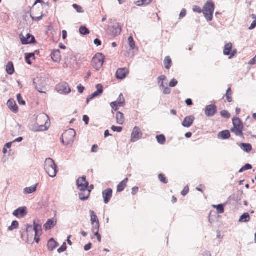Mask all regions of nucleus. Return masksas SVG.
<instances>
[{"label": "nucleus", "instance_id": "obj_1", "mask_svg": "<svg viewBox=\"0 0 256 256\" xmlns=\"http://www.w3.org/2000/svg\"><path fill=\"white\" fill-rule=\"evenodd\" d=\"M44 170L52 178L56 176L58 172L57 166L54 160L50 158H48L46 160Z\"/></svg>", "mask_w": 256, "mask_h": 256}, {"label": "nucleus", "instance_id": "obj_2", "mask_svg": "<svg viewBox=\"0 0 256 256\" xmlns=\"http://www.w3.org/2000/svg\"><path fill=\"white\" fill-rule=\"evenodd\" d=\"M214 10V4L212 0L207 1L204 4L202 9V13L204 18L208 22L212 20Z\"/></svg>", "mask_w": 256, "mask_h": 256}, {"label": "nucleus", "instance_id": "obj_3", "mask_svg": "<svg viewBox=\"0 0 256 256\" xmlns=\"http://www.w3.org/2000/svg\"><path fill=\"white\" fill-rule=\"evenodd\" d=\"M36 123L38 126L36 131H44L48 130L46 124L49 121L48 116L44 114H41L36 117Z\"/></svg>", "mask_w": 256, "mask_h": 256}, {"label": "nucleus", "instance_id": "obj_4", "mask_svg": "<svg viewBox=\"0 0 256 256\" xmlns=\"http://www.w3.org/2000/svg\"><path fill=\"white\" fill-rule=\"evenodd\" d=\"M76 135V132L74 129H69L62 135V142L66 145L72 144L74 140Z\"/></svg>", "mask_w": 256, "mask_h": 256}, {"label": "nucleus", "instance_id": "obj_5", "mask_svg": "<svg viewBox=\"0 0 256 256\" xmlns=\"http://www.w3.org/2000/svg\"><path fill=\"white\" fill-rule=\"evenodd\" d=\"M104 56L100 53H98L92 59V64L93 67L97 70H99L104 62Z\"/></svg>", "mask_w": 256, "mask_h": 256}, {"label": "nucleus", "instance_id": "obj_6", "mask_svg": "<svg viewBox=\"0 0 256 256\" xmlns=\"http://www.w3.org/2000/svg\"><path fill=\"white\" fill-rule=\"evenodd\" d=\"M88 182L86 180V177L83 176L79 178L76 180V186L80 190L88 189Z\"/></svg>", "mask_w": 256, "mask_h": 256}, {"label": "nucleus", "instance_id": "obj_7", "mask_svg": "<svg viewBox=\"0 0 256 256\" xmlns=\"http://www.w3.org/2000/svg\"><path fill=\"white\" fill-rule=\"evenodd\" d=\"M33 83L35 86L38 92L40 93H44V92L42 91L46 84L44 80L40 78H34Z\"/></svg>", "mask_w": 256, "mask_h": 256}, {"label": "nucleus", "instance_id": "obj_8", "mask_svg": "<svg viewBox=\"0 0 256 256\" xmlns=\"http://www.w3.org/2000/svg\"><path fill=\"white\" fill-rule=\"evenodd\" d=\"M142 134L139 128L135 126L132 132L130 142H134L140 139Z\"/></svg>", "mask_w": 256, "mask_h": 256}, {"label": "nucleus", "instance_id": "obj_9", "mask_svg": "<svg viewBox=\"0 0 256 256\" xmlns=\"http://www.w3.org/2000/svg\"><path fill=\"white\" fill-rule=\"evenodd\" d=\"M56 89L60 94H68L71 91L68 84L66 82L58 84L56 86Z\"/></svg>", "mask_w": 256, "mask_h": 256}, {"label": "nucleus", "instance_id": "obj_10", "mask_svg": "<svg viewBox=\"0 0 256 256\" xmlns=\"http://www.w3.org/2000/svg\"><path fill=\"white\" fill-rule=\"evenodd\" d=\"M27 214V208L26 206L20 207L14 211L12 213V214L18 218H22Z\"/></svg>", "mask_w": 256, "mask_h": 256}, {"label": "nucleus", "instance_id": "obj_11", "mask_svg": "<svg viewBox=\"0 0 256 256\" xmlns=\"http://www.w3.org/2000/svg\"><path fill=\"white\" fill-rule=\"evenodd\" d=\"M20 39L22 44H33L36 42L34 37L29 34H28L26 37L22 35H20Z\"/></svg>", "mask_w": 256, "mask_h": 256}, {"label": "nucleus", "instance_id": "obj_12", "mask_svg": "<svg viewBox=\"0 0 256 256\" xmlns=\"http://www.w3.org/2000/svg\"><path fill=\"white\" fill-rule=\"evenodd\" d=\"M217 112L216 106L213 104L206 106L204 113L208 116H213Z\"/></svg>", "mask_w": 256, "mask_h": 256}, {"label": "nucleus", "instance_id": "obj_13", "mask_svg": "<svg viewBox=\"0 0 256 256\" xmlns=\"http://www.w3.org/2000/svg\"><path fill=\"white\" fill-rule=\"evenodd\" d=\"M122 28L118 24H116L108 28V33L112 36H117L120 34Z\"/></svg>", "mask_w": 256, "mask_h": 256}, {"label": "nucleus", "instance_id": "obj_14", "mask_svg": "<svg viewBox=\"0 0 256 256\" xmlns=\"http://www.w3.org/2000/svg\"><path fill=\"white\" fill-rule=\"evenodd\" d=\"M112 195V190L110 188H107L102 192V197L105 204H108Z\"/></svg>", "mask_w": 256, "mask_h": 256}, {"label": "nucleus", "instance_id": "obj_15", "mask_svg": "<svg viewBox=\"0 0 256 256\" xmlns=\"http://www.w3.org/2000/svg\"><path fill=\"white\" fill-rule=\"evenodd\" d=\"M232 44L230 42L226 44L224 48V54L225 56H229L230 55V58L234 56L236 52L234 50L232 51Z\"/></svg>", "mask_w": 256, "mask_h": 256}, {"label": "nucleus", "instance_id": "obj_16", "mask_svg": "<svg viewBox=\"0 0 256 256\" xmlns=\"http://www.w3.org/2000/svg\"><path fill=\"white\" fill-rule=\"evenodd\" d=\"M128 73V72L126 68H118L116 72V78L118 79L122 80L126 76Z\"/></svg>", "mask_w": 256, "mask_h": 256}, {"label": "nucleus", "instance_id": "obj_17", "mask_svg": "<svg viewBox=\"0 0 256 256\" xmlns=\"http://www.w3.org/2000/svg\"><path fill=\"white\" fill-rule=\"evenodd\" d=\"M194 120V117L193 116H186L182 123V126L186 128L190 127L192 125Z\"/></svg>", "mask_w": 256, "mask_h": 256}, {"label": "nucleus", "instance_id": "obj_18", "mask_svg": "<svg viewBox=\"0 0 256 256\" xmlns=\"http://www.w3.org/2000/svg\"><path fill=\"white\" fill-rule=\"evenodd\" d=\"M125 100L124 97H122V101L119 102L117 100L115 102H112L110 104L112 108L115 111H117L119 107H122L124 106Z\"/></svg>", "mask_w": 256, "mask_h": 256}, {"label": "nucleus", "instance_id": "obj_19", "mask_svg": "<svg viewBox=\"0 0 256 256\" xmlns=\"http://www.w3.org/2000/svg\"><path fill=\"white\" fill-rule=\"evenodd\" d=\"M79 198L82 200H86L88 199L90 194L91 190L88 189L84 190H80Z\"/></svg>", "mask_w": 256, "mask_h": 256}, {"label": "nucleus", "instance_id": "obj_20", "mask_svg": "<svg viewBox=\"0 0 256 256\" xmlns=\"http://www.w3.org/2000/svg\"><path fill=\"white\" fill-rule=\"evenodd\" d=\"M96 88L97 90L94 92L92 94L88 96L90 97V98L92 100L94 98L99 96L101 94H102L103 92V86L101 84H98L96 86Z\"/></svg>", "mask_w": 256, "mask_h": 256}, {"label": "nucleus", "instance_id": "obj_21", "mask_svg": "<svg viewBox=\"0 0 256 256\" xmlns=\"http://www.w3.org/2000/svg\"><path fill=\"white\" fill-rule=\"evenodd\" d=\"M59 246L58 242H57L53 238H50L47 244L48 248L50 251H52L56 247Z\"/></svg>", "mask_w": 256, "mask_h": 256}, {"label": "nucleus", "instance_id": "obj_22", "mask_svg": "<svg viewBox=\"0 0 256 256\" xmlns=\"http://www.w3.org/2000/svg\"><path fill=\"white\" fill-rule=\"evenodd\" d=\"M51 56L52 60L55 62H59L61 60L60 52L59 50L52 51Z\"/></svg>", "mask_w": 256, "mask_h": 256}, {"label": "nucleus", "instance_id": "obj_23", "mask_svg": "<svg viewBox=\"0 0 256 256\" xmlns=\"http://www.w3.org/2000/svg\"><path fill=\"white\" fill-rule=\"evenodd\" d=\"M7 104L9 108L13 112L16 113L18 112V106L13 100H9Z\"/></svg>", "mask_w": 256, "mask_h": 256}, {"label": "nucleus", "instance_id": "obj_24", "mask_svg": "<svg viewBox=\"0 0 256 256\" xmlns=\"http://www.w3.org/2000/svg\"><path fill=\"white\" fill-rule=\"evenodd\" d=\"M44 4L45 3L42 0H36L32 6L33 10L38 9L39 11L42 10Z\"/></svg>", "mask_w": 256, "mask_h": 256}, {"label": "nucleus", "instance_id": "obj_25", "mask_svg": "<svg viewBox=\"0 0 256 256\" xmlns=\"http://www.w3.org/2000/svg\"><path fill=\"white\" fill-rule=\"evenodd\" d=\"M56 224V220L53 219H49L44 225L46 230H49L54 226Z\"/></svg>", "mask_w": 256, "mask_h": 256}, {"label": "nucleus", "instance_id": "obj_26", "mask_svg": "<svg viewBox=\"0 0 256 256\" xmlns=\"http://www.w3.org/2000/svg\"><path fill=\"white\" fill-rule=\"evenodd\" d=\"M218 136L222 140H226L230 138V134L228 130H223L218 133Z\"/></svg>", "mask_w": 256, "mask_h": 256}, {"label": "nucleus", "instance_id": "obj_27", "mask_svg": "<svg viewBox=\"0 0 256 256\" xmlns=\"http://www.w3.org/2000/svg\"><path fill=\"white\" fill-rule=\"evenodd\" d=\"M6 70L8 74L12 75L14 72V64L12 62H9L6 65Z\"/></svg>", "mask_w": 256, "mask_h": 256}, {"label": "nucleus", "instance_id": "obj_28", "mask_svg": "<svg viewBox=\"0 0 256 256\" xmlns=\"http://www.w3.org/2000/svg\"><path fill=\"white\" fill-rule=\"evenodd\" d=\"M116 122L118 124H122L124 123V114L122 112H118L116 113Z\"/></svg>", "mask_w": 256, "mask_h": 256}, {"label": "nucleus", "instance_id": "obj_29", "mask_svg": "<svg viewBox=\"0 0 256 256\" xmlns=\"http://www.w3.org/2000/svg\"><path fill=\"white\" fill-rule=\"evenodd\" d=\"M34 231L36 236H40L42 233V228L40 224H36L35 221L34 222Z\"/></svg>", "mask_w": 256, "mask_h": 256}, {"label": "nucleus", "instance_id": "obj_30", "mask_svg": "<svg viewBox=\"0 0 256 256\" xmlns=\"http://www.w3.org/2000/svg\"><path fill=\"white\" fill-rule=\"evenodd\" d=\"M128 182V178H126L122 182H121L117 186V191L118 192H121L124 190L125 187L126 186V184Z\"/></svg>", "mask_w": 256, "mask_h": 256}, {"label": "nucleus", "instance_id": "obj_31", "mask_svg": "<svg viewBox=\"0 0 256 256\" xmlns=\"http://www.w3.org/2000/svg\"><path fill=\"white\" fill-rule=\"evenodd\" d=\"M240 147L246 152H250L252 150V146L250 144L241 143Z\"/></svg>", "mask_w": 256, "mask_h": 256}, {"label": "nucleus", "instance_id": "obj_32", "mask_svg": "<svg viewBox=\"0 0 256 256\" xmlns=\"http://www.w3.org/2000/svg\"><path fill=\"white\" fill-rule=\"evenodd\" d=\"M36 186L37 184L26 188L24 190V194H28L34 192L36 190Z\"/></svg>", "mask_w": 256, "mask_h": 256}, {"label": "nucleus", "instance_id": "obj_33", "mask_svg": "<svg viewBox=\"0 0 256 256\" xmlns=\"http://www.w3.org/2000/svg\"><path fill=\"white\" fill-rule=\"evenodd\" d=\"M242 128H243L233 127L230 129V130L232 132H234L236 136L242 137Z\"/></svg>", "mask_w": 256, "mask_h": 256}, {"label": "nucleus", "instance_id": "obj_34", "mask_svg": "<svg viewBox=\"0 0 256 256\" xmlns=\"http://www.w3.org/2000/svg\"><path fill=\"white\" fill-rule=\"evenodd\" d=\"M34 10H33L32 14H30V17H31L32 19V20L33 21L38 22V21L40 20L44 16V15L42 14V10L40 11V16H36V14L35 13Z\"/></svg>", "mask_w": 256, "mask_h": 256}, {"label": "nucleus", "instance_id": "obj_35", "mask_svg": "<svg viewBox=\"0 0 256 256\" xmlns=\"http://www.w3.org/2000/svg\"><path fill=\"white\" fill-rule=\"evenodd\" d=\"M232 124L234 127L243 128L242 123L241 120L238 117L233 118Z\"/></svg>", "mask_w": 256, "mask_h": 256}, {"label": "nucleus", "instance_id": "obj_36", "mask_svg": "<svg viewBox=\"0 0 256 256\" xmlns=\"http://www.w3.org/2000/svg\"><path fill=\"white\" fill-rule=\"evenodd\" d=\"M250 220V216L248 213L245 212L242 215L239 219L240 222H249Z\"/></svg>", "mask_w": 256, "mask_h": 256}, {"label": "nucleus", "instance_id": "obj_37", "mask_svg": "<svg viewBox=\"0 0 256 256\" xmlns=\"http://www.w3.org/2000/svg\"><path fill=\"white\" fill-rule=\"evenodd\" d=\"M172 62L170 56H167L164 60V65L166 69L168 70L172 66Z\"/></svg>", "mask_w": 256, "mask_h": 256}, {"label": "nucleus", "instance_id": "obj_38", "mask_svg": "<svg viewBox=\"0 0 256 256\" xmlns=\"http://www.w3.org/2000/svg\"><path fill=\"white\" fill-rule=\"evenodd\" d=\"M90 217H91V224H96V223H97L98 222H99L98 216L96 213L90 210Z\"/></svg>", "mask_w": 256, "mask_h": 256}, {"label": "nucleus", "instance_id": "obj_39", "mask_svg": "<svg viewBox=\"0 0 256 256\" xmlns=\"http://www.w3.org/2000/svg\"><path fill=\"white\" fill-rule=\"evenodd\" d=\"M161 90L162 91V93L164 94H169L171 92V90L170 88L166 86L162 82L160 86Z\"/></svg>", "mask_w": 256, "mask_h": 256}, {"label": "nucleus", "instance_id": "obj_40", "mask_svg": "<svg viewBox=\"0 0 256 256\" xmlns=\"http://www.w3.org/2000/svg\"><path fill=\"white\" fill-rule=\"evenodd\" d=\"M156 138L158 143L160 144H164L166 142V138L163 134L158 135L156 136Z\"/></svg>", "mask_w": 256, "mask_h": 256}, {"label": "nucleus", "instance_id": "obj_41", "mask_svg": "<svg viewBox=\"0 0 256 256\" xmlns=\"http://www.w3.org/2000/svg\"><path fill=\"white\" fill-rule=\"evenodd\" d=\"M79 32L82 35L86 36L90 34L89 30L85 26H82L80 28Z\"/></svg>", "mask_w": 256, "mask_h": 256}, {"label": "nucleus", "instance_id": "obj_42", "mask_svg": "<svg viewBox=\"0 0 256 256\" xmlns=\"http://www.w3.org/2000/svg\"><path fill=\"white\" fill-rule=\"evenodd\" d=\"M213 207L216 209L218 214H222L224 212V204H219L218 205H213Z\"/></svg>", "mask_w": 256, "mask_h": 256}, {"label": "nucleus", "instance_id": "obj_43", "mask_svg": "<svg viewBox=\"0 0 256 256\" xmlns=\"http://www.w3.org/2000/svg\"><path fill=\"white\" fill-rule=\"evenodd\" d=\"M31 58H34L35 56L33 53H29L26 54V61L28 64H31L32 62L30 60Z\"/></svg>", "mask_w": 256, "mask_h": 256}, {"label": "nucleus", "instance_id": "obj_44", "mask_svg": "<svg viewBox=\"0 0 256 256\" xmlns=\"http://www.w3.org/2000/svg\"><path fill=\"white\" fill-rule=\"evenodd\" d=\"M153 0H141L137 1L136 4L138 6H142L143 5H148L150 4Z\"/></svg>", "mask_w": 256, "mask_h": 256}, {"label": "nucleus", "instance_id": "obj_45", "mask_svg": "<svg viewBox=\"0 0 256 256\" xmlns=\"http://www.w3.org/2000/svg\"><path fill=\"white\" fill-rule=\"evenodd\" d=\"M232 92L230 88H228L226 90V96L228 102H230L232 101V98L231 96Z\"/></svg>", "mask_w": 256, "mask_h": 256}, {"label": "nucleus", "instance_id": "obj_46", "mask_svg": "<svg viewBox=\"0 0 256 256\" xmlns=\"http://www.w3.org/2000/svg\"><path fill=\"white\" fill-rule=\"evenodd\" d=\"M92 232L95 234L96 232H98L99 228H100V222H98L96 224H92Z\"/></svg>", "mask_w": 256, "mask_h": 256}, {"label": "nucleus", "instance_id": "obj_47", "mask_svg": "<svg viewBox=\"0 0 256 256\" xmlns=\"http://www.w3.org/2000/svg\"><path fill=\"white\" fill-rule=\"evenodd\" d=\"M18 226V222L16 220L12 222V224L8 228V230H12L14 229L17 228Z\"/></svg>", "mask_w": 256, "mask_h": 256}, {"label": "nucleus", "instance_id": "obj_48", "mask_svg": "<svg viewBox=\"0 0 256 256\" xmlns=\"http://www.w3.org/2000/svg\"><path fill=\"white\" fill-rule=\"evenodd\" d=\"M129 46L131 50H134L136 47L135 42L132 36H130L128 38Z\"/></svg>", "mask_w": 256, "mask_h": 256}, {"label": "nucleus", "instance_id": "obj_49", "mask_svg": "<svg viewBox=\"0 0 256 256\" xmlns=\"http://www.w3.org/2000/svg\"><path fill=\"white\" fill-rule=\"evenodd\" d=\"M158 84L160 85V84H162H162H164V82L166 81L168 82L166 77L164 75H162L158 78Z\"/></svg>", "mask_w": 256, "mask_h": 256}, {"label": "nucleus", "instance_id": "obj_50", "mask_svg": "<svg viewBox=\"0 0 256 256\" xmlns=\"http://www.w3.org/2000/svg\"><path fill=\"white\" fill-rule=\"evenodd\" d=\"M220 115L222 117L226 118H230V113L226 110H223L220 112Z\"/></svg>", "mask_w": 256, "mask_h": 256}, {"label": "nucleus", "instance_id": "obj_51", "mask_svg": "<svg viewBox=\"0 0 256 256\" xmlns=\"http://www.w3.org/2000/svg\"><path fill=\"white\" fill-rule=\"evenodd\" d=\"M159 180L164 184H167L168 180L163 174H160L158 176Z\"/></svg>", "mask_w": 256, "mask_h": 256}, {"label": "nucleus", "instance_id": "obj_52", "mask_svg": "<svg viewBox=\"0 0 256 256\" xmlns=\"http://www.w3.org/2000/svg\"><path fill=\"white\" fill-rule=\"evenodd\" d=\"M17 100L20 104L24 106L26 104V102L22 100L20 94H18L17 95Z\"/></svg>", "mask_w": 256, "mask_h": 256}, {"label": "nucleus", "instance_id": "obj_53", "mask_svg": "<svg viewBox=\"0 0 256 256\" xmlns=\"http://www.w3.org/2000/svg\"><path fill=\"white\" fill-rule=\"evenodd\" d=\"M66 244L64 242L62 246L58 250V252L60 254L64 252L66 250Z\"/></svg>", "mask_w": 256, "mask_h": 256}, {"label": "nucleus", "instance_id": "obj_54", "mask_svg": "<svg viewBox=\"0 0 256 256\" xmlns=\"http://www.w3.org/2000/svg\"><path fill=\"white\" fill-rule=\"evenodd\" d=\"M12 142H8L6 144L2 150V152L4 154H6L7 152V149L10 148L12 146Z\"/></svg>", "mask_w": 256, "mask_h": 256}, {"label": "nucleus", "instance_id": "obj_55", "mask_svg": "<svg viewBox=\"0 0 256 256\" xmlns=\"http://www.w3.org/2000/svg\"><path fill=\"white\" fill-rule=\"evenodd\" d=\"M72 7L77 11L78 12L80 13L84 12L82 8L76 4H73Z\"/></svg>", "mask_w": 256, "mask_h": 256}, {"label": "nucleus", "instance_id": "obj_56", "mask_svg": "<svg viewBox=\"0 0 256 256\" xmlns=\"http://www.w3.org/2000/svg\"><path fill=\"white\" fill-rule=\"evenodd\" d=\"M178 84V80L175 78H172L169 83V86L170 88H174Z\"/></svg>", "mask_w": 256, "mask_h": 256}, {"label": "nucleus", "instance_id": "obj_57", "mask_svg": "<svg viewBox=\"0 0 256 256\" xmlns=\"http://www.w3.org/2000/svg\"><path fill=\"white\" fill-rule=\"evenodd\" d=\"M111 130L114 132H120L122 131V128L121 126H112L111 127Z\"/></svg>", "mask_w": 256, "mask_h": 256}, {"label": "nucleus", "instance_id": "obj_58", "mask_svg": "<svg viewBox=\"0 0 256 256\" xmlns=\"http://www.w3.org/2000/svg\"><path fill=\"white\" fill-rule=\"evenodd\" d=\"M192 10H193L194 12H198V14H200V13L202 12V8L198 6H194L193 7Z\"/></svg>", "mask_w": 256, "mask_h": 256}, {"label": "nucleus", "instance_id": "obj_59", "mask_svg": "<svg viewBox=\"0 0 256 256\" xmlns=\"http://www.w3.org/2000/svg\"><path fill=\"white\" fill-rule=\"evenodd\" d=\"M133 50H131V48H130L124 54V55L128 57H132L134 56V52H132Z\"/></svg>", "mask_w": 256, "mask_h": 256}, {"label": "nucleus", "instance_id": "obj_60", "mask_svg": "<svg viewBox=\"0 0 256 256\" xmlns=\"http://www.w3.org/2000/svg\"><path fill=\"white\" fill-rule=\"evenodd\" d=\"M189 190V188L188 186H185L184 188V190L181 192L182 195L184 196L187 194Z\"/></svg>", "mask_w": 256, "mask_h": 256}, {"label": "nucleus", "instance_id": "obj_61", "mask_svg": "<svg viewBox=\"0 0 256 256\" xmlns=\"http://www.w3.org/2000/svg\"><path fill=\"white\" fill-rule=\"evenodd\" d=\"M186 9L184 8H183L182 10H181V12L180 14V18H184L186 16Z\"/></svg>", "mask_w": 256, "mask_h": 256}, {"label": "nucleus", "instance_id": "obj_62", "mask_svg": "<svg viewBox=\"0 0 256 256\" xmlns=\"http://www.w3.org/2000/svg\"><path fill=\"white\" fill-rule=\"evenodd\" d=\"M138 187H134L132 189V195L133 196H134L135 194H136L138 192Z\"/></svg>", "mask_w": 256, "mask_h": 256}, {"label": "nucleus", "instance_id": "obj_63", "mask_svg": "<svg viewBox=\"0 0 256 256\" xmlns=\"http://www.w3.org/2000/svg\"><path fill=\"white\" fill-rule=\"evenodd\" d=\"M78 92L82 94L84 90V88L81 84H80L78 86Z\"/></svg>", "mask_w": 256, "mask_h": 256}, {"label": "nucleus", "instance_id": "obj_64", "mask_svg": "<svg viewBox=\"0 0 256 256\" xmlns=\"http://www.w3.org/2000/svg\"><path fill=\"white\" fill-rule=\"evenodd\" d=\"M256 27V20H254L252 22V24H251L250 26L248 28V29L250 30H252L254 29Z\"/></svg>", "mask_w": 256, "mask_h": 256}]
</instances>
